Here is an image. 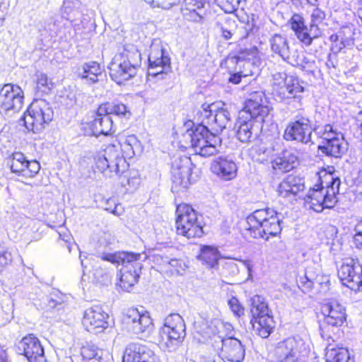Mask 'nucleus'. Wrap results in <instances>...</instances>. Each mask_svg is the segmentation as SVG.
<instances>
[{
  "instance_id": "f257e3e1",
  "label": "nucleus",
  "mask_w": 362,
  "mask_h": 362,
  "mask_svg": "<svg viewBox=\"0 0 362 362\" xmlns=\"http://www.w3.org/2000/svg\"><path fill=\"white\" fill-rule=\"evenodd\" d=\"M216 110L217 104L211 103L202 104L196 111L194 119L198 125L187 129L182 134L180 142L185 148H192L196 154L202 157H209L219 152L221 139L209 130Z\"/></svg>"
},
{
  "instance_id": "f03ea898",
  "label": "nucleus",
  "mask_w": 362,
  "mask_h": 362,
  "mask_svg": "<svg viewBox=\"0 0 362 362\" xmlns=\"http://www.w3.org/2000/svg\"><path fill=\"white\" fill-rule=\"evenodd\" d=\"M141 64V55L137 48L134 45L125 46L109 66L110 76L117 83H123L136 76Z\"/></svg>"
},
{
  "instance_id": "7ed1b4c3",
  "label": "nucleus",
  "mask_w": 362,
  "mask_h": 362,
  "mask_svg": "<svg viewBox=\"0 0 362 362\" xmlns=\"http://www.w3.org/2000/svg\"><path fill=\"white\" fill-rule=\"evenodd\" d=\"M247 230L254 238L268 240L281 230V219L276 211L271 209L255 211L247 217Z\"/></svg>"
},
{
  "instance_id": "20e7f679",
  "label": "nucleus",
  "mask_w": 362,
  "mask_h": 362,
  "mask_svg": "<svg viewBox=\"0 0 362 362\" xmlns=\"http://www.w3.org/2000/svg\"><path fill=\"white\" fill-rule=\"evenodd\" d=\"M329 177L330 180L325 187L322 184H317L310 189L304 197L306 209L322 212L325 209H331L335 206L341 182L338 177H333L332 175H329Z\"/></svg>"
},
{
  "instance_id": "39448f33",
  "label": "nucleus",
  "mask_w": 362,
  "mask_h": 362,
  "mask_svg": "<svg viewBox=\"0 0 362 362\" xmlns=\"http://www.w3.org/2000/svg\"><path fill=\"white\" fill-rule=\"evenodd\" d=\"M303 82L293 76H287L284 72H277L273 75L272 90L275 99L279 102H286L290 99L302 98L305 91Z\"/></svg>"
},
{
  "instance_id": "423d86ee",
  "label": "nucleus",
  "mask_w": 362,
  "mask_h": 362,
  "mask_svg": "<svg viewBox=\"0 0 362 362\" xmlns=\"http://www.w3.org/2000/svg\"><path fill=\"white\" fill-rule=\"evenodd\" d=\"M53 115V110L47 101L35 99L24 113L22 119L28 131L38 133L52 120Z\"/></svg>"
},
{
  "instance_id": "0eeeda50",
  "label": "nucleus",
  "mask_w": 362,
  "mask_h": 362,
  "mask_svg": "<svg viewBox=\"0 0 362 362\" xmlns=\"http://www.w3.org/2000/svg\"><path fill=\"white\" fill-rule=\"evenodd\" d=\"M160 334L168 351L177 350L186 337V326L182 316L177 313L168 315L164 319Z\"/></svg>"
},
{
  "instance_id": "6e6552de",
  "label": "nucleus",
  "mask_w": 362,
  "mask_h": 362,
  "mask_svg": "<svg viewBox=\"0 0 362 362\" xmlns=\"http://www.w3.org/2000/svg\"><path fill=\"white\" fill-rule=\"evenodd\" d=\"M194 166L187 156L175 158L172 162V191L179 192L185 190L196 182L198 175L192 172Z\"/></svg>"
},
{
  "instance_id": "1a4fd4ad",
  "label": "nucleus",
  "mask_w": 362,
  "mask_h": 362,
  "mask_svg": "<svg viewBox=\"0 0 362 362\" xmlns=\"http://www.w3.org/2000/svg\"><path fill=\"white\" fill-rule=\"evenodd\" d=\"M309 352V346L301 338L288 337L276 344L274 356L281 362H300Z\"/></svg>"
},
{
  "instance_id": "9d476101",
  "label": "nucleus",
  "mask_w": 362,
  "mask_h": 362,
  "mask_svg": "<svg viewBox=\"0 0 362 362\" xmlns=\"http://www.w3.org/2000/svg\"><path fill=\"white\" fill-rule=\"evenodd\" d=\"M175 221L177 233L187 238H199L203 234L202 226L197 219V214L192 207L182 204L176 209Z\"/></svg>"
},
{
  "instance_id": "9b49d317",
  "label": "nucleus",
  "mask_w": 362,
  "mask_h": 362,
  "mask_svg": "<svg viewBox=\"0 0 362 362\" xmlns=\"http://www.w3.org/2000/svg\"><path fill=\"white\" fill-rule=\"evenodd\" d=\"M251 313L253 330L261 337L267 338L274 328V322L269 314L267 304L261 301L260 296L252 298Z\"/></svg>"
},
{
  "instance_id": "f8f14e48",
  "label": "nucleus",
  "mask_w": 362,
  "mask_h": 362,
  "mask_svg": "<svg viewBox=\"0 0 362 362\" xmlns=\"http://www.w3.org/2000/svg\"><path fill=\"white\" fill-rule=\"evenodd\" d=\"M122 268L120 269L119 286L129 291L139 278L141 264L139 262L141 254L134 252H122L119 257Z\"/></svg>"
},
{
  "instance_id": "ddd939ff",
  "label": "nucleus",
  "mask_w": 362,
  "mask_h": 362,
  "mask_svg": "<svg viewBox=\"0 0 362 362\" xmlns=\"http://www.w3.org/2000/svg\"><path fill=\"white\" fill-rule=\"evenodd\" d=\"M211 344L223 361L241 362L245 358V346L234 337L216 336L215 342Z\"/></svg>"
},
{
  "instance_id": "4468645a",
  "label": "nucleus",
  "mask_w": 362,
  "mask_h": 362,
  "mask_svg": "<svg viewBox=\"0 0 362 362\" xmlns=\"http://www.w3.org/2000/svg\"><path fill=\"white\" fill-rule=\"evenodd\" d=\"M337 274L343 285L354 291H362V265L358 258L343 259Z\"/></svg>"
},
{
  "instance_id": "2eb2a0df",
  "label": "nucleus",
  "mask_w": 362,
  "mask_h": 362,
  "mask_svg": "<svg viewBox=\"0 0 362 362\" xmlns=\"http://www.w3.org/2000/svg\"><path fill=\"white\" fill-rule=\"evenodd\" d=\"M313 128L310 118L303 114L298 113L286 127L284 138L286 141H296L302 144L311 141Z\"/></svg>"
},
{
  "instance_id": "dca6fc26",
  "label": "nucleus",
  "mask_w": 362,
  "mask_h": 362,
  "mask_svg": "<svg viewBox=\"0 0 362 362\" xmlns=\"http://www.w3.org/2000/svg\"><path fill=\"white\" fill-rule=\"evenodd\" d=\"M23 92L20 86L5 84L0 90V112H18L23 105Z\"/></svg>"
},
{
  "instance_id": "f3484780",
  "label": "nucleus",
  "mask_w": 362,
  "mask_h": 362,
  "mask_svg": "<svg viewBox=\"0 0 362 362\" xmlns=\"http://www.w3.org/2000/svg\"><path fill=\"white\" fill-rule=\"evenodd\" d=\"M128 329L132 333L140 335L141 337L150 334L153 322L148 313H141L136 308H129L124 317Z\"/></svg>"
},
{
  "instance_id": "a211bd4d",
  "label": "nucleus",
  "mask_w": 362,
  "mask_h": 362,
  "mask_svg": "<svg viewBox=\"0 0 362 362\" xmlns=\"http://www.w3.org/2000/svg\"><path fill=\"white\" fill-rule=\"evenodd\" d=\"M108 318L101 307L95 305L85 310L82 325L88 332L98 334L108 327Z\"/></svg>"
},
{
  "instance_id": "6ab92c4d",
  "label": "nucleus",
  "mask_w": 362,
  "mask_h": 362,
  "mask_svg": "<svg viewBox=\"0 0 362 362\" xmlns=\"http://www.w3.org/2000/svg\"><path fill=\"white\" fill-rule=\"evenodd\" d=\"M197 332L203 337L204 342H215L216 336L233 337L230 334L233 327L230 323L223 322L218 319H214L210 322H202L199 327H197Z\"/></svg>"
},
{
  "instance_id": "aec40b11",
  "label": "nucleus",
  "mask_w": 362,
  "mask_h": 362,
  "mask_svg": "<svg viewBox=\"0 0 362 362\" xmlns=\"http://www.w3.org/2000/svg\"><path fill=\"white\" fill-rule=\"evenodd\" d=\"M244 109L251 118L259 122L264 121L271 110L264 93L261 91H255L250 94L245 103Z\"/></svg>"
},
{
  "instance_id": "412c9836",
  "label": "nucleus",
  "mask_w": 362,
  "mask_h": 362,
  "mask_svg": "<svg viewBox=\"0 0 362 362\" xmlns=\"http://www.w3.org/2000/svg\"><path fill=\"white\" fill-rule=\"evenodd\" d=\"M148 74L157 76L167 74L171 70L170 59L165 54L163 48L159 45H153L151 47L148 55ZM163 76H162V78Z\"/></svg>"
},
{
  "instance_id": "4be33fe9",
  "label": "nucleus",
  "mask_w": 362,
  "mask_h": 362,
  "mask_svg": "<svg viewBox=\"0 0 362 362\" xmlns=\"http://www.w3.org/2000/svg\"><path fill=\"white\" fill-rule=\"evenodd\" d=\"M8 165L12 173L29 178L34 177L40 170V165L37 160H28L21 152L11 155Z\"/></svg>"
},
{
  "instance_id": "5701e85b",
  "label": "nucleus",
  "mask_w": 362,
  "mask_h": 362,
  "mask_svg": "<svg viewBox=\"0 0 362 362\" xmlns=\"http://www.w3.org/2000/svg\"><path fill=\"white\" fill-rule=\"evenodd\" d=\"M17 348L30 362H45V361L44 349L39 339L33 334L23 337L18 343Z\"/></svg>"
},
{
  "instance_id": "b1692460",
  "label": "nucleus",
  "mask_w": 362,
  "mask_h": 362,
  "mask_svg": "<svg viewBox=\"0 0 362 362\" xmlns=\"http://www.w3.org/2000/svg\"><path fill=\"white\" fill-rule=\"evenodd\" d=\"M324 322L332 327H341L346 321L344 307L336 300H331L322 305Z\"/></svg>"
},
{
  "instance_id": "393cba45",
  "label": "nucleus",
  "mask_w": 362,
  "mask_h": 362,
  "mask_svg": "<svg viewBox=\"0 0 362 362\" xmlns=\"http://www.w3.org/2000/svg\"><path fill=\"white\" fill-rule=\"evenodd\" d=\"M305 188L304 179L294 175H288L283 179L277 187L279 197L291 202L296 199L298 194Z\"/></svg>"
},
{
  "instance_id": "a878e982",
  "label": "nucleus",
  "mask_w": 362,
  "mask_h": 362,
  "mask_svg": "<svg viewBox=\"0 0 362 362\" xmlns=\"http://www.w3.org/2000/svg\"><path fill=\"white\" fill-rule=\"evenodd\" d=\"M122 362H156V357L146 346L132 344L126 348Z\"/></svg>"
},
{
  "instance_id": "bb28decb",
  "label": "nucleus",
  "mask_w": 362,
  "mask_h": 362,
  "mask_svg": "<svg viewBox=\"0 0 362 362\" xmlns=\"http://www.w3.org/2000/svg\"><path fill=\"white\" fill-rule=\"evenodd\" d=\"M211 170L220 178L230 180L236 176L237 166L231 159L219 157L211 163Z\"/></svg>"
},
{
  "instance_id": "cd10ccee",
  "label": "nucleus",
  "mask_w": 362,
  "mask_h": 362,
  "mask_svg": "<svg viewBox=\"0 0 362 362\" xmlns=\"http://www.w3.org/2000/svg\"><path fill=\"white\" fill-rule=\"evenodd\" d=\"M298 157L295 150L286 149L275 158L272 162V168L275 170L288 172L298 164Z\"/></svg>"
},
{
  "instance_id": "c85d7f7f",
  "label": "nucleus",
  "mask_w": 362,
  "mask_h": 362,
  "mask_svg": "<svg viewBox=\"0 0 362 362\" xmlns=\"http://www.w3.org/2000/svg\"><path fill=\"white\" fill-rule=\"evenodd\" d=\"M291 29L295 33L297 38L305 46H310L314 38H313L309 28L305 25V21L302 16L293 14L290 20Z\"/></svg>"
},
{
  "instance_id": "c756f323",
  "label": "nucleus",
  "mask_w": 362,
  "mask_h": 362,
  "mask_svg": "<svg viewBox=\"0 0 362 362\" xmlns=\"http://www.w3.org/2000/svg\"><path fill=\"white\" fill-rule=\"evenodd\" d=\"M112 116L100 112L98 108L95 119L90 123L93 134L98 136L100 134L107 135L113 129L114 124Z\"/></svg>"
},
{
  "instance_id": "7c9ffc66",
  "label": "nucleus",
  "mask_w": 362,
  "mask_h": 362,
  "mask_svg": "<svg viewBox=\"0 0 362 362\" xmlns=\"http://www.w3.org/2000/svg\"><path fill=\"white\" fill-rule=\"evenodd\" d=\"M107 160L112 165L116 173L123 172L126 167V160L123 157L119 144L108 145L102 153Z\"/></svg>"
},
{
  "instance_id": "2f4dec72",
  "label": "nucleus",
  "mask_w": 362,
  "mask_h": 362,
  "mask_svg": "<svg viewBox=\"0 0 362 362\" xmlns=\"http://www.w3.org/2000/svg\"><path fill=\"white\" fill-rule=\"evenodd\" d=\"M348 148V144L344 138H337L332 141H322L319 145L318 149L325 155L334 158H341L346 153Z\"/></svg>"
},
{
  "instance_id": "473e14b6",
  "label": "nucleus",
  "mask_w": 362,
  "mask_h": 362,
  "mask_svg": "<svg viewBox=\"0 0 362 362\" xmlns=\"http://www.w3.org/2000/svg\"><path fill=\"white\" fill-rule=\"evenodd\" d=\"M101 74L102 69L96 62L85 63L78 69V76L88 84L98 81V76Z\"/></svg>"
},
{
  "instance_id": "72a5a7b5",
  "label": "nucleus",
  "mask_w": 362,
  "mask_h": 362,
  "mask_svg": "<svg viewBox=\"0 0 362 362\" xmlns=\"http://www.w3.org/2000/svg\"><path fill=\"white\" fill-rule=\"evenodd\" d=\"M230 119L228 111L222 108L219 109L217 106V110L214 112L212 121L211 122V125L210 128L213 131L211 133L218 136V134L226 128Z\"/></svg>"
},
{
  "instance_id": "f704fd0d",
  "label": "nucleus",
  "mask_w": 362,
  "mask_h": 362,
  "mask_svg": "<svg viewBox=\"0 0 362 362\" xmlns=\"http://www.w3.org/2000/svg\"><path fill=\"white\" fill-rule=\"evenodd\" d=\"M224 63L229 73H232V71L243 72V70L250 69L252 65L250 61L245 59L243 56L235 54H230L225 59Z\"/></svg>"
},
{
  "instance_id": "c9c22d12",
  "label": "nucleus",
  "mask_w": 362,
  "mask_h": 362,
  "mask_svg": "<svg viewBox=\"0 0 362 362\" xmlns=\"http://www.w3.org/2000/svg\"><path fill=\"white\" fill-rule=\"evenodd\" d=\"M326 18V13L319 8L313 9L310 16V31L313 38L316 39L322 35V26Z\"/></svg>"
},
{
  "instance_id": "e433bc0d",
  "label": "nucleus",
  "mask_w": 362,
  "mask_h": 362,
  "mask_svg": "<svg viewBox=\"0 0 362 362\" xmlns=\"http://www.w3.org/2000/svg\"><path fill=\"white\" fill-rule=\"evenodd\" d=\"M254 122L240 117L235 124L236 136L243 143L250 142L253 134Z\"/></svg>"
},
{
  "instance_id": "4c0bfd02",
  "label": "nucleus",
  "mask_w": 362,
  "mask_h": 362,
  "mask_svg": "<svg viewBox=\"0 0 362 362\" xmlns=\"http://www.w3.org/2000/svg\"><path fill=\"white\" fill-rule=\"evenodd\" d=\"M271 50L283 59L288 53L290 47L288 42L285 36L280 34H274L269 39Z\"/></svg>"
},
{
  "instance_id": "58836bf2",
  "label": "nucleus",
  "mask_w": 362,
  "mask_h": 362,
  "mask_svg": "<svg viewBox=\"0 0 362 362\" xmlns=\"http://www.w3.org/2000/svg\"><path fill=\"white\" fill-rule=\"evenodd\" d=\"M105 354L103 349L94 344H86L81 350L83 362H103Z\"/></svg>"
},
{
  "instance_id": "ea45409f",
  "label": "nucleus",
  "mask_w": 362,
  "mask_h": 362,
  "mask_svg": "<svg viewBox=\"0 0 362 362\" xmlns=\"http://www.w3.org/2000/svg\"><path fill=\"white\" fill-rule=\"evenodd\" d=\"M199 258L203 264L210 268H214L218 264L220 253L217 248L212 246H204L199 255Z\"/></svg>"
},
{
  "instance_id": "a19ab883",
  "label": "nucleus",
  "mask_w": 362,
  "mask_h": 362,
  "mask_svg": "<svg viewBox=\"0 0 362 362\" xmlns=\"http://www.w3.org/2000/svg\"><path fill=\"white\" fill-rule=\"evenodd\" d=\"M326 360L327 362H354L348 349L343 347L327 348Z\"/></svg>"
},
{
  "instance_id": "79ce46f5",
  "label": "nucleus",
  "mask_w": 362,
  "mask_h": 362,
  "mask_svg": "<svg viewBox=\"0 0 362 362\" xmlns=\"http://www.w3.org/2000/svg\"><path fill=\"white\" fill-rule=\"evenodd\" d=\"M352 35L353 33L350 28H344L338 33L330 35L329 40L331 42L341 41V45L337 46L335 45V47L337 50H341L346 47L354 45Z\"/></svg>"
},
{
  "instance_id": "37998d69",
  "label": "nucleus",
  "mask_w": 362,
  "mask_h": 362,
  "mask_svg": "<svg viewBox=\"0 0 362 362\" xmlns=\"http://www.w3.org/2000/svg\"><path fill=\"white\" fill-rule=\"evenodd\" d=\"M313 130L322 139V141H332L337 138L344 137L343 134L337 128L329 124L323 126L318 125Z\"/></svg>"
},
{
  "instance_id": "c03bdc74",
  "label": "nucleus",
  "mask_w": 362,
  "mask_h": 362,
  "mask_svg": "<svg viewBox=\"0 0 362 362\" xmlns=\"http://www.w3.org/2000/svg\"><path fill=\"white\" fill-rule=\"evenodd\" d=\"M79 1L78 0H64L62 7V18L74 22L78 17L81 15L78 7Z\"/></svg>"
},
{
  "instance_id": "a18cd8bd",
  "label": "nucleus",
  "mask_w": 362,
  "mask_h": 362,
  "mask_svg": "<svg viewBox=\"0 0 362 362\" xmlns=\"http://www.w3.org/2000/svg\"><path fill=\"white\" fill-rule=\"evenodd\" d=\"M100 112L108 114L112 117V115L125 116L127 113H129V111H127L124 104L119 102H112L100 105Z\"/></svg>"
},
{
  "instance_id": "49530a36",
  "label": "nucleus",
  "mask_w": 362,
  "mask_h": 362,
  "mask_svg": "<svg viewBox=\"0 0 362 362\" xmlns=\"http://www.w3.org/2000/svg\"><path fill=\"white\" fill-rule=\"evenodd\" d=\"M95 166L105 177H112L114 175H117L119 173H116L112 165L107 160L103 155L99 153L95 157Z\"/></svg>"
},
{
  "instance_id": "de8ad7c7",
  "label": "nucleus",
  "mask_w": 362,
  "mask_h": 362,
  "mask_svg": "<svg viewBox=\"0 0 362 362\" xmlns=\"http://www.w3.org/2000/svg\"><path fill=\"white\" fill-rule=\"evenodd\" d=\"M54 83L47 74L42 72L36 74V90L41 94H48L53 88Z\"/></svg>"
},
{
  "instance_id": "09e8293b",
  "label": "nucleus",
  "mask_w": 362,
  "mask_h": 362,
  "mask_svg": "<svg viewBox=\"0 0 362 362\" xmlns=\"http://www.w3.org/2000/svg\"><path fill=\"white\" fill-rule=\"evenodd\" d=\"M182 13L185 18L190 21L195 23H202L203 21L202 9H188V7L182 8Z\"/></svg>"
},
{
  "instance_id": "8fccbe9b",
  "label": "nucleus",
  "mask_w": 362,
  "mask_h": 362,
  "mask_svg": "<svg viewBox=\"0 0 362 362\" xmlns=\"http://www.w3.org/2000/svg\"><path fill=\"white\" fill-rule=\"evenodd\" d=\"M303 54L302 52L297 49L292 50L290 49L283 60L293 66H297L298 64L302 63L300 59Z\"/></svg>"
},
{
  "instance_id": "3c124183",
  "label": "nucleus",
  "mask_w": 362,
  "mask_h": 362,
  "mask_svg": "<svg viewBox=\"0 0 362 362\" xmlns=\"http://www.w3.org/2000/svg\"><path fill=\"white\" fill-rule=\"evenodd\" d=\"M104 209L113 214L115 216H119L123 210L119 204H117L115 199L110 198L106 199L104 203Z\"/></svg>"
},
{
  "instance_id": "603ef678",
  "label": "nucleus",
  "mask_w": 362,
  "mask_h": 362,
  "mask_svg": "<svg viewBox=\"0 0 362 362\" xmlns=\"http://www.w3.org/2000/svg\"><path fill=\"white\" fill-rule=\"evenodd\" d=\"M153 8L170 9L174 4L175 0H144Z\"/></svg>"
},
{
  "instance_id": "864d4df0",
  "label": "nucleus",
  "mask_w": 362,
  "mask_h": 362,
  "mask_svg": "<svg viewBox=\"0 0 362 362\" xmlns=\"http://www.w3.org/2000/svg\"><path fill=\"white\" fill-rule=\"evenodd\" d=\"M239 2V0H219V6L226 13H231L237 9Z\"/></svg>"
},
{
  "instance_id": "5fc2aeb1",
  "label": "nucleus",
  "mask_w": 362,
  "mask_h": 362,
  "mask_svg": "<svg viewBox=\"0 0 362 362\" xmlns=\"http://www.w3.org/2000/svg\"><path fill=\"white\" fill-rule=\"evenodd\" d=\"M302 63L297 65L301 70L306 72H313L315 67V62L305 57L304 54L300 59Z\"/></svg>"
},
{
  "instance_id": "6e6d98bb",
  "label": "nucleus",
  "mask_w": 362,
  "mask_h": 362,
  "mask_svg": "<svg viewBox=\"0 0 362 362\" xmlns=\"http://www.w3.org/2000/svg\"><path fill=\"white\" fill-rule=\"evenodd\" d=\"M228 304L235 315L240 317L244 314V308L240 305L239 300L236 298L232 297L228 300Z\"/></svg>"
},
{
  "instance_id": "4d7b16f0",
  "label": "nucleus",
  "mask_w": 362,
  "mask_h": 362,
  "mask_svg": "<svg viewBox=\"0 0 362 362\" xmlns=\"http://www.w3.org/2000/svg\"><path fill=\"white\" fill-rule=\"evenodd\" d=\"M230 76L228 79V81L234 84H238L240 82L242 77H246L252 75V71L250 69H247L243 70V72L232 71V73H230Z\"/></svg>"
},
{
  "instance_id": "13d9d810",
  "label": "nucleus",
  "mask_w": 362,
  "mask_h": 362,
  "mask_svg": "<svg viewBox=\"0 0 362 362\" xmlns=\"http://www.w3.org/2000/svg\"><path fill=\"white\" fill-rule=\"evenodd\" d=\"M206 0H185V6L188 9H199L204 8Z\"/></svg>"
},
{
  "instance_id": "bf43d9fd",
  "label": "nucleus",
  "mask_w": 362,
  "mask_h": 362,
  "mask_svg": "<svg viewBox=\"0 0 362 362\" xmlns=\"http://www.w3.org/2000/svg\"><path fill=\"white\" fill-rule=\"evenodd\" d=\"M354 241L357 247H362V222L356 225Z\"/></svg>"
},
{
  "instance_id": "052dcab7",
  "label": "nucleus",
  "mask_w": 362,
  "mask_h": 362,
  "mask_svg": "<svg viewBox=\"0 0 362 362\" xmlns=\"http://www.w3.org/2000/svg\"><path fill=\"white\" fill-rule=\"evenodd\" d=\"M11 255L5 250H0V271L11 262Z\"/></svg>"
},
{
  "instance_id": "680f3d73",
  "label": "nucleus",
  "mask_w": 362,
  "mask_h": 362,
  "mask_svg": "<svg viewBox=\"0 0 362 362\" xmlns=\"http://www.w3.org/2000/svg\"><path fill=\"white\" fill-rule=\"evenodd\" d=\"M299 283L305 287L303 292L308 291L313 286V279L308 276V273L305 272V276L300 278Z\"/></svg>"
},
{
  "instance_id": "e2e57ef3",
  "label": "nucleus",
  "mask_w": 362,
  "mask_h": 362,
  "mask_svg": "<svg viewBox=\"0 0 362 362\" xmlns=\"http://www.w3.org/2000/svg\"><path fill=\"white\" fill-rule=\"evenodd\" d=\"M162 264L165 265L168 264L173 268H175V270L176 272H179L177 269L178 265L180 264V262L178 259H169L168 257H165V258H162Z\"/></svg>"
},
{
  "instance_id": "0e129e2a",
  "label": "nucleus",
  "mask_w": 362,
  "mask_h": 362,
  "mask_svg": "<svg viewBox=\"0 0 362 362\" xmlns=\"http://www.w3.org/2000/svg\"><path fill=\"white\" fill-rule=\"evenodd\" d=\"M122 254V253L119 254L118 257H117L115 255L107 254L103 257V259L107 260L111 262H119V261L121 262L119 257Z\"/></svg>"
},
{
  "instance_id": "69168bd1",
  "label": "nucleus",
  "mask_w": 362,
  "mask_h": 362,
  "mask_svg": "<svg viewBox=\"0 0 362 362\" xmlns=\"http://www.w3.org/2000/svg\"><path fill=\"white\" fill-rule=\"evenodd\" d=\"M7 9L8 4L3 1H0V20L4 18Z\"/></svg>"
},
{
  "instance_id": "338daca9",
  "label": "nucleus",
  "mask_w": 362,
  "mask_h": 362,
  "mask_svg": "<svg viewBox=\"0 0 362 362\" xmlns=\"http://www.w3.org/2000/svg\"><path fill=\"white\" fill-rule=\"evenodd\" d=\"M226 265L228 267H230L233 269V272H238V268L237 264L233 261H229L226 263Z\"/></svg>"
},
{
  "instance_id": "774afa93",
  "label": "nucleus",
  "mask_w": 362,
  "mask_h": 362,
  "mask_svg": "<svg viewBox=\"0 0 362 362\" xmlns=\"http://www.w3.org/2000/svg\"><path fill=\"white\" fill-rule=\"evenodd\" d=\"M239 261H240V262H241L243 264V266H245L247 268L249 273L252 271V265L250 260H239Z\"/></svg>"
}]
</instances>
